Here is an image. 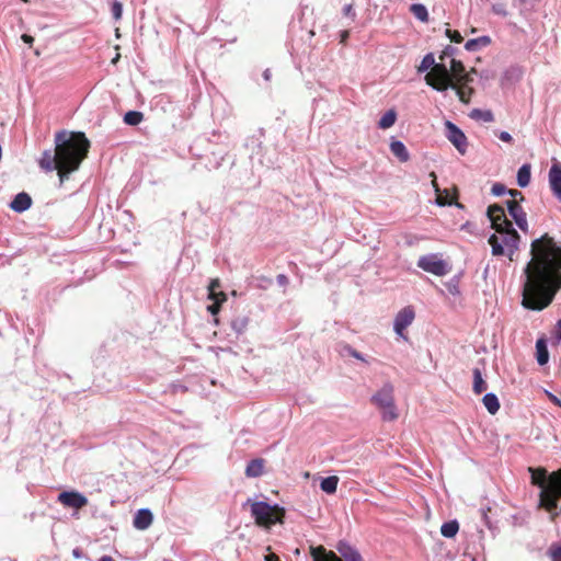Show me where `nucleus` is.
<instances>
[{"label":"nucleus","instance_id":"12","mask_svg":"<svg viewBox=\"0 0 561 561\" xmlns=\"http://www.w3.org/2000/svg\"><path fill=\"white\" fill-rule=\"evenodd\" d=\"M472 81H465V79L451 80L449 88L456 91L460 102L469 104L474 93V89L470 85Z\"/></svg>","mask_w":561,"mask_h":561},{"label":"nucleus","instance_id":"20","mask_svg":"<svg viewBox=\"0 0 561 561\" xmlns=\"http://www.w3.org/2000/svg\"><path fill=\"white\" fill-rule=\"evenodd\" d=\"M486 214L491 221L492 228L500 226L501 222H505L507 219L504 208L497 204L490 205L488 207Z\"/></svg>","mask_w":561,"mask_h":561},{"label":"nucleus","instance_id":"16","mask_svg":"<svg viewBox=\"0 0 561 561\" xmlns=\"http://www.w3.org/2000/svg\"><path fill=\"white\" fill-rule=\"evenodd\" d=\"M153 522V515L148 508L138 510L135 514L133 525L138 530H145L150 527Z\"/></svg>","mask_w":561,"mask_h":561},{"label":"nucleus","instance_id":"51","mask_svg":"<svg viewBox=\"0 0 561 561\" xmlns=\"http://www.w3.org/2000/svg\"><path fill=\"white\" fill-rule=\"evenodd\" d=\"M554 336L558 342L561 341V320H558V322L554 327Z\"/></svg>","mask_w":561,"mask_h":561},{"label":"nucleus","instance_id":"13","mask_svg":"<svg viewBox=\"0 0 561 561\" xmlns=\"http://www.w3.org/2000/svg\"><path fill=\"white\" fill-rule=\"evenodd\" d=\"M394 388L391 383H385L380 390H378L371 397V403L375 404L378 409L381 407H387L388 403L394 400Z\"/></svg>","mask_w":561,"mask_h":561},{"label":"nucleus","instance_id":"64","mask_svg":"<svg viewBox=\"0 0 561 561\" xmlns=\"http://www.w3.org/2000/svg\"><path fill=\"white\" fill-rule=\"evenodd\" d=\"M115 35H116V37H119V36H121V34H119V28H118V27L115 30Z\"/></svg>","mask_w":561,"mask_h":561},{"label":"nucleus","instance_id":"55","mask_svg":"<svg viewBox=\"0 0 561 561\" xmlns=\"http://www.w3.org/2000/svg\"><path fill=\"white\" fill-rule=\"evenodd\" d=\"M22 39H23V42H24V43H26V44H32V43H33V41H34V39H33V37H32L31 35H27V34H23V35H22Z\"/></svg>","mask_w":561,"mask_h":561},{"label":"nucleus","instance_id":"17","mask_svg":"<svg viewBox=\"0 0 561 561\" xmlns=\"http://www.w3.org/2000/svg\"><path fill=\"white\" fill-rule=\"evenodd\" d=\"M336 549L343 561H364L359 552L347 542L340 541Z\"/></svg>","mask_w":561,"mask_h":561},{"label":"nucleus","instance_id":"38","mask_svg":"<svg viewBox=\"0 0 561 561\" xmlns=\"http://www.w3.org/2000/svg\"><path fill=\"white\" fill-rule=\"evenodd\" d=\"M221 287L220 280L218 278H213L208 285V298L215 299L218 298V294L221 291L219 288Z\"/></svg>","mask_w":561,"mask_h":561},{"label":"nucleus","instance_id":"47","mask_svg":"<svg viewBox=\"0 0 561 561\" xmlns=\"http://www.w3.org/2000/svg\"><path fill=\"white\" fill-rule=\"evenodd\" d=\"M507 193L513 197V199H517L518 202L524 201L523 193L517 190H508Z\"/></svg>","mask_w":561,"mask_h":561},{"label":"nucleus","instance_id":"36","mask_svg":"<svg viewBox=\"0 0 561 561\" xmlns=\"http://www.w3.org/2000/svg\"><path fill=\"white\" fill-rule=\"evenodd\" d=\"M218 296V298L211 299L213 304L207 307V310L213 316H216L220 311L221 305L227 300V295L224 291H220Z\"/></svg>","mask_w":561,"mask_h":561},{"label":"nucleus","instance_id":"48","mask_svg":"<svg viewBox=\"0 0 561 561\" xmlns=\"http://www.w3.org/2000/svg\"><path fill=\"white\" fill-rule=\"evenodd\" d=\"M550 513V518L552 522H554L559 516H561V506H558L552 511H547Z\"/></svg>","mask_w":561,"mask_h":561},{"label":"nucleus","instance_id":"27","mask_svg":"<svg viewBox=\"0 0 561 561\" xmlns=\"http://www.w3.org/2000/svg\"><path fill=\"white\" fill-rule=\"evenodd\" d=\"M379 410L381 412L382 420L386 422H392L399 417L394 400L388 403L387 407H381Z\"/></svg>","mask_w":561,"mask_h":561},{"label":"nucleus","instance_id":"40","mask_svg":"<svg viewBox=\"0 0 561 561\" xmlns=\"http://www.w3.org/2000/svg\"><path fill=\"white\" fill-rule=\"evenodd\" d=\"M548 556L551 561H561V541L550 546Z\"/></svg>","mask_w":561,"mask_h":561},{"label":"nucleus","instance_id":"8","mask_svg":"<svg viewBox=\"0 0 561 561\" xmlns=\"http://www.w3.org/2000/svg\"><path fill=\"white\" fill-rule=\"evenodd\" d=\"M415 319V311L412 306H407L403 309H401L396 318L393 323L394 332L403 337L404 340H408V336L405 335L404 331L414 321Z\"/></svg>","mask_w":561,"mask_h":561},{"label":"nucleus","instance_id":"19","mask_svg":"<svg viewBox=\"0 0 561 561\" xmlns=\"http://www.w3.org/2000/svg\"><path fill=\"white\" fill-rule=\"evenodd\" d=\"M449 72L453 80L465 79V81H473L470 72L466 71L465 65L460 60L451 59Z\"/></svg>","mask_w":561,"mask_h":561},{"label":"nucleus","instance_id":"63","mask_svg":"<svg viewBox=\"0 0 561 561\" xmlns=\"http://www.w3.org/2000/svg\"><path fill=\"white\" fill-rule=\"evenodd\" d=\"M121 55L117 53L116 56L112 59V64H116L119 59Z\"/></svg>","mask_w":561,"mask_h":561},{"label":"nucleus","instance_id":"61","mask_svg":"<svg viewBox=\"0 0 561 561\" xmlns=\"http://www.w3.org/2000/svg\"><path fill=\"white\" fill-rule=\"evenodd\" d=\"M493 11L496 13V14H505L504 11H502L501 9H497L496 7H493Z\"/></svg>","mask_w":561,"mask_h":561},{"label":"nucleus","instance_id":"4","mask_svg":"<svg viewBox=\"0 0 561 561\" xmlns=\"http://www.w3.org/2000/svg\"><path fill=\"white\" fill-rule=\"evenodd\" d=\"M499 234L501 237L494 233L488 240L489 244L492 248V254L495 256H500L507 253L510 259L512 260L513 254L518 250L520 236L516 230Z\"/></svg>","mask_w":561,"mask_h":561},{"label":"nucleus","instance_id":"46","mask_svg":"<svg viewBox=\"0 0 561 561\" xmlns=\"http://www.w3.org/2000/svg\"><path fill=\"white\" fill-rule=\"evenodd\" d=\"M455 53V48L450 45L446 46L439 56V60L443 61L447 56H451Z\"/></svg>","mask_w":561,"mask_h":561},{"label":"nucleus","instance_id":"37","mask_svg":"<svg viewBox=\"0 0 561 561\" xmlns=\"http://www.w3.org/2000/svg\"><path fill=\"white\" fill-rule=\"evenodd\" d=\"M470 117L473 119H481L483 122H493L494 115L491 111H483L479 108H474L470 113Z\"/></svg>","mask_w":561,"mask_h":561},{"label":"nucleus","instance_id":"25","mask_svg":"<svg viewBox=\"0 0 561 561\" xmlns=\"http://www.w3.org/2000/svg\"><path fill=\"white\" fill-rule=\"evenodd\" d=\"M491 44V38L489 36H481L478 38L469 39L465 44V48L468 51H477L481 47H485Z\"/></svg>","mask_w":561,"mask_h":561},{"label":"nucleus","instance_id":"31","mask_svg":"<svg viewBox=\"0 0 561 561\" xmlns=\"http://www.w3.org/2000/svg\"><path fill=\"white\" fill-rule=\"evenodd\" d=\"M488 388L486 382L482 378V374L479 368L473 369V392L481 394Z\"/></svg>","mask_w":561,"mask_h":561},{"label":"nucleus","instance_id":"34","mask_svg":"<svg viewBox=\"0 0 561 561\" xmlns=\"http://www.w3.org/2000/svg\"><path fill=\"white\" fill-rule=\"evenodd\" d=\"M410 11L417 20L422 22L428 21V12L425 5L421 3H414L410 7Z\"/></svg>","mask_w":561,"mask_h":561},{"label":"nucleus","instance_id":"42","mask_svg":"<svg viewBox=\"0 0 561 561\" xmlns=\"http://www.w3.org/2000/svg\"><path fill=\"white\" fill-rule=\"evenodd\" d=\"M493 229L496 231V233H505V232L515 230L513 228L512 222L508 219H506L505 222H501L500 226H496Z\"/></svg>","mask_w":561,"mask_h":561},{"label":"nucleus","instance_id":"54","mask_svg":"<svg viewBox=\"0 0 561 561\" xmlns=\"http://www.w3.org/2000/svg\"><path fill=\"white\" fill-rule=\"evenodd\" d=\"M265 561H280L278 556L275 553H270L265 557Z\"/></svg>","mask_w":561,"mask_h":561},{"label":"nucleus","instance_id":"50","mask_svg":"<svg viewBox=\"0 0 561 561\" xmlns=\"http://www.w3.org/2000/svg\"><path fill=\"white\" fill-rule=\"evenodd\" d=\"M430 176L432 178V185H433V187H434L435 192H436L437 194H438V193H440V188H439V186H438V183H437V176H436L435 172H431V173H430Z\"/></svg>","mask_w":561,"mask_h":561},{"label":"nucleus","instance_id":"49","mask_svg":"<svg viewBox=\"0 0 561 561\" xmlns=\"http://www.w3.org/2000/svg\"><path fill=\"white\" fill-rule=\"evenodd\" d=\"M497 136L504 142H512L513 141V137L507 131H501Z\"/></svg>","mask_w":561,"mask_h":561},{"label":"nucleus","instance_id":"32","mask_svg":"<svg viewBox=\"0 0 561 561\" xmlns=\"http://www.w3.org/2000/svg\"><path fill=\"white\" fill-rule=\"evenodd\" d=\"M459 530V524L457 520H450L444 523L440 527V534L446 538H454Z\"/></svg>","mask_w":561,"mask_h":561},{"label":"nucleus","instance_id":"26","mask_svg":"<svg viewBox=\"0 0 561 561\" xmlns=\"http://www.w3.org/2000/svg\"><path fill=\"white\" fill-rule=\"evenodd\" d=\"M482 402H483L485 409L488 410V412L492 415L496 414L497 411L500 410V402H499L497 397L494 393H486L483 397Z\"/></svg>","mask_w":561,"mask_h":561},{"label":"nucleus","instance_id":"44","mask_svg":"<svg viewBox=\"0 0 561 561\" xmlns=\"http://www.w3.org/2000/svg\"><path fill=\"white\" fill-rule=\"evenodd\" d=\"M507 192L506 186L502 183H494L491 188V193L494 196H501Z\"/></svg>","mask_w":561,"mask_h":561},{"label":"nucleus","instance_id":"24","mask_svg":"<svg viewBox=\"0 0 561 561\" xmlns=\"http://www.w3.org/2000/svg\"><path fill=\"white\" fill-rule=\"evenodd\" d=\"M536 353H537V362L539 365H545L549 360V352L547 348V343L543 337H540L536 342Z\"/></svg>","mask_w":561,"mask_h":561},{"label":"nucleus","instance_id":"3","mask_svg":"<svg viewBox=\"0 0 561 561\" xmlns=\"http://www.w3.org/2000/svg\"><path fill=\"white\" fill-rule=\"evenodd\" d=\"M251 514L257 526L270 528L276 523H283L285 510L278 505H270L266 502H251Z\"/></svg>","mask_w":561,"mask_h":561},{"label":"nucleus","instance_id":"2","mask_svg":"<svg viewBox=\"0 0 561 561\" xmlns=\"http://www.w3.org/2000/svg\"><path fill=\"white\" fill-rule=\"evenodd\" d=\"M89 146L83 133L61 130L55 135V149L43 152L39 167L47 172L57 171L62 183L79 169Z\"/></svg>","mask_w":561,"mask_h":561},{"label":"nucleus","instance_id":"33","mask_svg":"<svg viewBox=\"0 0 561 561\" xmlns=\"http://www.w3.org/2000/svg\"><path fill=\"white\" fill-rule=\"evenodd\" d=\"M530 165L524 164L517 172V183L520 187H526L530 182Z\"/></svg>","mask_w":561,"mask_h":561},{"label":"nucleus","instance_id":"1","mask_svg":"<svg viewBox=\"0 0 561 561\" xmlns=\"http://www.w3.org/2000/svg\"><path fill=\"white\" fill-rule=\"evenodd\" d=\"M530 254L524 270L523 306L542 310L561 289V248L545 233L531 242Z\"/></svg>","mask_w":561,"mask_h":561},{"label":"nucleus","instance_id":"29","mask_svg":"<svg viewBox=\"0 0 561 561\" xmlns=\"http://www.w3.org/2000/svg\"><path fill=\"white\" fill-rule=\"evenodd\" d=\"M339 481L340 479L337 476L327 477L321 481L320 488L323 492L328 494H333L336 492Z\"/></svg>","mask_w":561,"mask_h":561},{"label":"nucleus","instance_id":"57","mask_svg":"<svg viewBox=\"0 0 561 561\" xmlns=\"http://www.w3.org/2000/svg\"><path fill=\"white\" fill-rule=\"evenodd\" d=\"M344 351L347 352L352 357H353V354L356 350H354L352 346L350 345H344Z\"/></svg>","mask_w":561,"mask_h":561},{"label":"nucleus","instance_id":"56","mask_svg":"<svg viewBox=\"0 0 561 561\" xmlns=\"http://www.w3.org/2000/svg\"><path fill=\"white\" fill-rule=\"evenodd\" d=\"M277 279H278V283L282 285H285L288 282L287 277L283 274L278 275Z\"/></svg>","mask_w":561,"mask_h":561},{"label":"nucleus","instance_id":"7","mask_svg":"<svg viewBox=\"0 0 561 561\" xmlns=\"http://www.w3.org/2000/svg\"><path fill=\"white\" fill-rule=\"evenodd\" d=\"M417 266L436 276H444L449 272L447 263L436 254L421 256L417 261Z\"/></svg>","mask_w":561,"mask_h":561},{"label":"nucleus","instance_id":"9","mask_svg":"<svg viewBox=\"0 0 561 561\" xmlns=\"http://www.w3.org/2000/svg\"><path fill=\"white\" fill-rule=\"evenodd\" d=\"M445 127L447 130V138L448 140L456 147V149L461 153L465 154L468 146L467 137L460 130L454 123L450 121H447L445 123Z\"/></svg>","mask_w":561,"mask_h":561},{"label":"nucleus","instance_id":"21","mask_svg":"<svg viewBox=\"0 0 561 561\" xmlns=\"http://www.w3.org/2000/svg\"><path fill=\"white\" fill-rule=\"evenodd\" d=\"M32 205V198L28 194L22 192L19 193L13 201L10 203L12 210L16 213H23L27 210Z\"/></svg>","mask_w":561,"mask_h":561},{"label":"nucleus","instance_id":"10","mask_svg":"<svg viewBox=\"0 0 561 561\" xmlns=\"http://www.w3.org/2000/svg\"><path fill=\"white\" fill-rule=\"evenodd\" d=\"M58 502L65 507L78 511L88 504V499L77 491H64L59 493Z\"/></svg>","mask_w":561,"mask_h":561},{"label":"nucleus","instance_id":"59","mask_svg":"<svg viewBox=\"0 0 561 561\" xmlns=\"http://www.w3.org/2000/svg\"><path fill=\"white\" fill-rule=\"evenodd\" d=\"M353 357L358 360L366 362L365 358L362 356V354L357 351L354 352Z\"/></svg>","mask_w":561,"mask_h":561},{"label":"nucleus","instance_id":"28","mask_svg":"<svg viewBox=\"0 0 561 561\" xmlns=\"http://www.w3.org/2000/svg\"><path fill=\"white\" fill-rule=\"evenodd\" d=\"M231 329L239 335L245 332L249 325V318L243 314H239L231 320Z\"/></svg>","mask_w":561,"mask_h":561},{"label":"nucleus","instance_id":"52","mask_svg":"<svg viewBox=\"0 0 561 561\" xmlns=\"http://www.w3.org/2000/svg\"><path fill=\"white\" fill-rule=\"evenodd\" d=\"M348 37H350V31H347V30L342 31L341 34H340V43L341 44H346Z\"/></svg>","mask_w":561,"mask_h":561},{"label":"nucleus","instance_id":"11","mask_svg":"<svg viewBox=\"0 0 561 561\" xmlns=\"http://www.w3.org/2000/svg\"><path fill=\"white\" fill-rule=\"evenodd\" d=\"M506 207L508 209L510 215L515 220L516 225L523 231H527V229H528L527 216H526V213L524 211L523 207L520 206L519 202L517 199H510L506 202Z\"/></svg>","mask_w":561,"mask_h":561},{"label":"nucleus","instance_id":"6","mask_svg":"<svg viewBox=\"0 0 561 561\" xmlns=\"http://www.w3.org/2000/svg\"><path fill=\"white\" fill-rule=\"evenodd\" d=\"M451 80L450 72L443 62H435L432 70L425 76L426 84L439 92L448 90Z\"/></svg>","mask_w":561,"mask_h":561},{"label":"nucleus","instance_id":"41","mask_svg":"<svg viewBox=\"0 0 561 561\" xmlns=\"http://www.w3.org/2000/svg\"><path fill=\"white\" fill-rule=\"evenodd\" d=\"M112 15L115 20H119L123 13V5L118 1H114L111 7Z\"/></svg>","mask_w":561,"mask_h":561},{"label":"nucleus","instance_id":"15","mask_svg":"<svg viewBox=\"0 0 561 561\" xmlns=\"http://www.w3.org/2000/svg\"><path fill=\"white\" fill-rule=\"evenodd\" d=\"M528 471L531 473V483L538 485L541 489L540 492H543L551 485V474L548 477L545 468L529 467Z\"/></svg>","mask_w":561,"mask_h":561},{"label":"nucleus","instance_id":"60","mask_svg":"<svg viewBox=\"0 0 561 561\" xmlns=\"http://www.w3.org/2000/svg\"><path fill=\"white\" fill-rule=\"evenodd\" d=\"M263 76H264V79H265V80H270L272 75H271V71H270L268 69H266V70L264 71Z\"/></svg>","mask_w":561,"mask_h":561},{"label":"nucleus","instance_id":"53","mask_svg":"<svg viewBox=\"0 0 561 561\" xmlns=\"http://www.w3.org/2000/svg\"><path fill=\"white\" fill-rule=\"evenodd\" d=\"M343 13L345 15H352L353 18L355 16V13L353 12V5L352 4H347L343 8Z\"/></svg>","mask_w":561,"mask_h":561},{"label":"nucleus","instance_id":"62","mask_svg":"<svg viewBox=\"0 0 561 561\" xmlns=\"http://www.w3.org/2000/svg\"><path fill=\"white\" fill-rule=\"evenodd\" d=\"M72 554H73V557H75V558H80V551H79V549H75V550L72 551Z\"/></svg>","mask_w":561,"mask_h":561},{"label":"nucleus","instance_id":"5","mask_svg":"<svg viewBox=\"0 0 561 561\" xmlns=\"http://www.w3.org/2000/svg\"><path fill=\"white\" fill-rule=\"evenodd\" d=\"M561 499V468L551 473V485L539 495V506L546 511H552L557 507V502Z\"/></svg>","mask_w":561,"mask_h":561},{"label":"nucleus","instance_id":"58","mask_svg":"<svg viewBox=\"0 0 561 561\" xmlns=\"http://www.w3.org/2000/svg\"><path fill=\"white\" fill-rule=\"evenodd\" d=\"M344 351L347 352L352 357H353V354L356 350H354L352 346L350 345H344Z\"/></svg>","mask_w":561,"mask_h":561},{"label":"nucleus","instance_id":"18","mask_svg":"<svg viewBox=\"0 0 561 561\" xmlns=\"http://www.w3.org/2000/svg\"><path fill=\"white\" fill-rule=\"evenodd\" d=\"M310 554L313 561H343L333 551H327L323 546L310 547Z\"/></svg>","mask_w":561,"mask_h":561},{"label":"nucleus","instance_id":"14","mask_svg":"<svg viewBox=\"0 0 561 561\" xmlns=\"http://www.w3.org/2000/svg\"><path fill=\"white\" fill-rule=\"evenodd\" d=\"M549 184L553 195L561 202V163L556 162L549 170Z\"/></svg>","mask_w":561,"mask_h":561},{"label":"nucleus","instance_id":"43","mask_svg":"<svg viewBox=\"0 0 561 561\" xmlns=\"http://www.w3.org/2000/svg\"><path fill=\"white\" fill-rule=\"evenodd\" d=\"M445 34L454 43H461L463 41V37L461 36V34L456 30L447 28Z\"/></svg>","mask_w":561,"mask_h":561},{"label":"nucleus","instance_id":"39","mask_svg":"<svg viewBox=\"0 0 561 561\" xmlns=\"http://www.w3.org/2000/svg\"><path fill=\"white\" fill-rule=\"evenodd\" d=\"M434 64H435L434 55L432 53L426 54L421 61L419 71L423 72V71H426L427 69L432 70Z\"/></svg>","mask_w":561,"mask_h":561},{"label":"nucleus","instance_id":"45","mask_svg":"<svg viewBox=\"0 0 561 561\" xmlns=\"http://www.w3.org/2000/svg\"><path fill=\"white\" fill-rule=\"evenodd\" d=\"M446 195H442V192L437 194V198H436V202L438 205L440 206H445V205H451L453 204V201L451 199H448V193L447 191H445Z\"/></svg>","mask_w":561,"mask_h":561},{"label":"nucleus","instance_id":"22","mask_svg":"<svg viewBox=\"0 0 561 561\" xmlns=\"http://www.w3.org/2000/svg\"><path fill=\"white\" fill-rule=\"evenodd\" d=\"M390 150L401 162H407L410 159L409 151L405 145L400 140H393L390 144Z\"/></svg>","mask_w":561,"mask_h":561},{"label":"nucleus","instance_id":"30","mask_svg":"<svg viewBox=\"0 0 561 561\" xmlns=\"http://www.w3.org/2000/svg\"><path fill=\"white\" fill-rule=\"evenodd\" d=\"M396 121L397 112L393 108H391L381 116V118L378 122V127L380 129H388L394 125Z\"/></svg>","mask_w":561,"mask_h":561},{"label":"nucleus","instance_id":"35","mask_svg":"<svg viewBox=\"0 0 561 561\" xmlns=\"http://www.w3.org/2000/svg\"><path fill=\"white\" fill-rule=\"evenodd\" d=\"M144 119V114L138 111H129L124 115V123L130 126L140 124Z\"/></svg>","mask_w":561,"mask_h":561},{"label":"nucleus","instance_id":"23","mask_svg":"<svg viewBox=\"0 0 561 561\" xmlns=\"http://www.w3.org/2000/svg\"><path fill=\"white\" fill-rule=\"evenodd\" d=\"M264 472V460L261 458L251 460L247 468H245V474L247 477H260Z\"/></svg>","mask_w":561,"mask_h":561}]
</instances>
